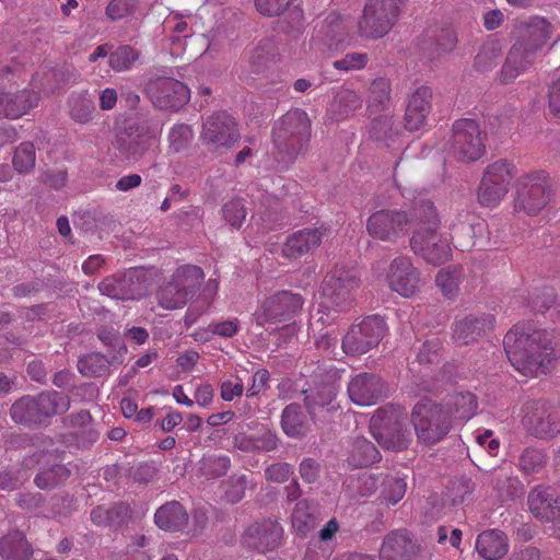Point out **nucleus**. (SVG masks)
Returning <instances> with one entry per match:
<instances>
[{
	"instance_id": "nucleus-36",
	"label": "nucleus",
	"mask_w": 560,
	"mask_h": 560,
	"mask_svg": "<svg viewBox=\"0 0 560 560\" xmlns=\"http://www.w3.org/2000/svg\"><path fill=\"white\" fill-rule=\"evenodd\" d=\"M69 115L78 124H88L93 119L95 104L88 91L72 93L68 100Z\"/></svg>"
},
{
	"instance_id": "nucleus-16",
	"label": "nucleus",
	"mask_w": 560,
	"mask_h": 560,
	"mask_svg": "<svg viewBox=\"0 0 560 560\" xmlns=\"http://www.w3.org/2000/svg\"><path fill=\"white\" fill-rule=\"evenodd\" d=\"M241 138L233 117L225 113L209 116L203 122L200 140L210 151L232 148Z\"/></svg>"
},
{
	"instance_id": "nucleus-37",
	"label": "nucleus",
	"mask_w": 560,
	"mask_h": 560,
	"mask_svg": "<svg viewBox=\"0 0 560 560\" xmlns=\"http://www.w3.org/2000/svg\"><path fill=\"white\" fill-rule=\"evenodd\" d=\"M43 421L56 413H63L70 407L69 398L58 392L43 393L35 397Z\"/></svg>"
},
{
	"instance_id": "nucleus-31",
	"label": "nucleus",
	"mask_w": 560,
	"mask_h": 560,
	"mask_svg": "<svg viewBox=\"0 0 560 560\" xmlns=\"http://www.w3.org/2000/svg\"><path fill=\"white\" fill-rule=\"evenodd\" d=\"M363 105L362 95L348 86H340L329 106L334 119L345 120L352 117Z\"/></svg>"
},
{
	"instance_id": "nucleus-64",
	"label": "nucleus",
	"mask_w": 560,
	"mask_h": 560,
	"mask_svg": "<svg viewBox=\"0 0 560 560\" xmlns=\"http://www.w3.org/2000/svg\"><path fill=\"white\" fill-rule=\"evenodd\" d=\"M229 489L225 490V495L232 503L238 502L243 497L247 486L246 476H238L231 479Z\"/></svg>"
},
{
	"instance_id": "nucleus-41",
	"label": "nucleus",
	"mask_w": 560,
	"mask_h": 560,
	"mask_svg": "<svg viewBox=\"0 0 560 560\" xmlns=\"http://www.w3.org/2000/svg\"><path fill=\"white\" fill-rule=\"evenodd\" d=\"M390 100V83L385 78L375 79L369 90L368 109L371 114L386 107Z\"/></svg>"
},
{
	"instance_id": "nucleus-17",
	"label": "nucleus",
	"mask_w": 560,
	"mask_h": 560,
	"mask_svg": "<svg viewBox=\"0 0 560 560\" xmlns=\"http://www.w3.org/2000/svg\"><path fill=\"white\" fill-rule=\"evenodd\" d=\"M154 106L163 110H177L189 100V89L173 78H158L147 86Z\"/></svg>"
},
{
	"instance_id": "nucleus-35",
	"label": "nucleus",
	"mask_w": 560,
	"mask_h": 560,
	"mask_svg": "<svg viewBox=\"0 0 560 560\" xmlns=\"http://www.w3.org/2000/svg\"><path fill=\"white\" fill-rule=\"evenodd\" d=\"M257 11L265 16H279L289 13L292 21L303 18V9L299 0H255Z\"/></svg>"
},
{
	"instance_id": "nucleus-12",
	"label": "nucleus",
	"mask_w": 560,
	"mask_h": 560,
	"mask_svg": "<svg viewBox=\"0 0 560 560\" xmlns=\"http://www.w3.org/2000/svg\"><path fill=\"white\" fill-rule=\"evenodd\" d=\"M303 304L301 294L289 290L278 291L260 302L253 317L258 326L289 320L302 310Z\"/></svg>"
},
{
	"instance_id": "nucleus-46",
	"label": "nucleus",
	"mask_w": 560,
	"mask_h": 560,
	"mask_svg": "<svg viewBox=\"0 0 560 560\" xmlns=\"http://www.w3.org/2000/svg\"><path fill=\"white\" fill-rule=\"evenodd\" d=\"M139 55L130 46H120L109 55V65L117 71L122 72L129 70L137 61Z\"/></svg>"
},
{
	"instance_id": "nucleus-52",
	"label": "nucleus",
	"mask_w": 560,
	"mask_h": 560,
	"mask_svg": "<svg viewBox=\"0 0 560 560\" xmlns=\"http://www.w3.org/2000/svg\"><path fill=\"white\" fill-rule=\"evenodd\" d=\"M192 139V131L188 125H175L168 133L170 149L173 152H180L186 149Z\"/></svg>"
},
{
	"instance_id": "nucleus-4",
	"label": "nucleus",
	"mask_w": 560,
	"mask_h": 560,
	"mask_svg": "<svg viewBox=\"0 0 560 560\" xmlns=\"http://www.w3.org/2000/svg\"><path fill=\"white\" fill-rule=\"evenodd\" d=\"M422 214V201L411 213L397 209H382L373 212L366 220L368 234L376 241L396 243L410 229L416 228Z\"/></svg>"
},
{
	"instance_id": "nucleus-40",
	"label": "nucleus",
	"mask_w": 560,
	"mask_h": 560,
	"mask_svg": "<svg viewBox=\"0 0 560 560\" xmlns=\"http://www.w3.org/2000/svg\"><path fill=\"white\" fill-rule=\"evenodd\" d=\"M380 459V453L376 447L364 438L354 440L349 462L354 467H363L374 464Z\"/></svg>"
},
{
	"instance_id": "nucleus-6",
	"label": "nucleus",
	"mask_w": 560,
	"mask_h": 560,
	"mask_svg": "<svg viewBox=\"0 0 560 560\" xmlns=\"http://www.w3.org/2000/svg\"><path fill=\"white\" fill-rule=\"evenodd\" d=\"M311 136V124L305 112H288L273 129V143L290 156L301 153Z\"/></svg>"
},
{
	"instance_id": "nucleus-48",
	"label": "nucleus",
	"mask_w": 560,
	"mask_h": 560,
	"mask_svg": "<svg viewBox=\"0 0 560 560\" xmlns=\"http://www.w3.org/2000/svg\"><path fill=\"white\" fill-rule=\"evenodd\" d=\"M128 508L125 505H117L113 509H105L104 506H97L91 512V520L97 526H106L117 523L121 515H126Z\"/></svg>"
},
{
	"instance_id": "nucleus-30",
	"label": "nucleus",
	"mask_w": 560,
	"mask_h": 560,
	"mask_svg": "<svg viewBox=\"0 0 560 560\" xmlns=\"http://www.w3.org/2000/svg\"><path fill=\"white\" fill-rule=\"evenodd\" d=\"M476 550L485 560H499L509 551L508 537L499 529L485 530L476 539Z\"/></svg>"
},
{
	"instance_id": "nucleus-25",
	"label": "nucleus",
	"mask_w": 560,
	"mask_h": 560,
	"mask_svg": "<svg viewBox=\"0 0 560 560\" xmlns=\"http://www.w3.org/2000/svg\"><path fill=\"white\" fill-rule=\"evenodd\" d=\"M282 528L272 521H265L249 526L245 533V542L261 552L273 549L281 538Z\"/></svg>"
},
{
	"instance_id": "nucleus-22",
	"label": "nucleus",
	"mask_w": 560,
	"mask_h": 560,
	"mask_svg": "<svg viewBox=\"0 0 560 560\" xmlns=\"http://www.w3.org/2000/svg\"><path fill=\"white\" fill-rule=\"evenodd\" d=\"M326 234V228H304L289 235L283 244L282 253L288 258H299L314 252Z\"/></svg>"
},
{
	"instance_id": "nucleus-54",
	"label": "nucleus",
	"mask_w": 560,
	"mask_h": 560,
	"mask_svg": "<svg viewBox=\"0 0 560 560\" xmlns=\"http://www.w3.org/2000/svg\"><path fill=\"white\" fill-rule=\"evenodd\" d=\"M455 413L462 420L470 419L477 409V400L474 394L460 393L454 397Z\"/></svg>"
},
{
	"instance_id": "nucleus-26",
	"label": "nucleus",
	"mask_w": 560,
	"mask_h": 560,
	"mask_svg": "<svg viewBox=\"0 0 560 560\" xmlns=\"http://www.w3.org/2000/svg\"><path fill=\"white\" fill-rule=\"evenodd\" d=\"M417 550L415 544L405 532H390L383 540L380 549L381 560H413Z\"/></svg>"
},
{
	"instance_id": "nucleus-62",
	"label": "nucleus",
	"mask_w": 560,
	"mask_h": 560,
	"mask_svg": "<svg viewBox=\"0 0 560 560\" xmlns=\"http://www.w3.org/2000/svg\"><path fill=\"white\" fill-rule=\"evenodd\" d=\"M244 386L241 380H226L221 383L220 395L225 401H232L235 397H241Z\"/></svg>"
},
{
	"instance_id": "nucleus-27",
	"label": "nucleus",
	"mask_w": 560,
	"mask_h": 560,
	"mask_svg": "<svg viewBox=\"0 0 560 560\" xmlns=\"http://www.w3.org/2000/svg\"><path fill=\"white\" fill-rule=\"evenodd\" d=\"M521 31L518 43L537 54L550 38L552 26L545 18L532 16L521 23Z\"/></svg>"
},
{
	"instance_id": "nucleus-9",
	"label": "nucleus",
	"mask_w": 560,
	"mask_h": 560,
	"mask_svg": "<svg viewBox=\"0 0 560 560\" xmlns=\"http://www.w3.org/2000/svg\"><path fill=\"white\" fill-rule=\"evenodd\" d=\"M405 0H369L358 22L359 32L366 38H381L397 21Z\"/></svg>"
},
{
	"instance_id": "nucleus-49",
	"label": "nucleus",
	"mask_w": 560,
	"mask_h": 560,
	"mask_svg": "<svg viewBox=\"0 0 560 560\" xmlns=\"http://www.w3.org/2000/svg\"><path fill=\"white\" fill-rule=\"evenodd\" d=\"M35 149L31 142L21 143L13 156V166L20 173L30 172L35 165Z\"/></svg>"
},
{
	"instance_id": "nucleus-32",
	"label": "nucleus",
	"mask_w": 560,
	"mask_h": 560,
	"mask_svg": "<svg viewBox=\"0 0 560 560\" xmlns=\"http://www.w3.org/2000/svg\"><path fill=\"white\" fill-rule=\"evenodd\" d=\"M156 526L166 532H179L188 523V514L177 501H171L160 506L154 514Z\"/></svg>"
},
{
	"instance_id": "nucleus-45",
	"label": "nucleus",
	"mask_w": 560,
	"mask_h": 560,
	"mask_svg": "<svg viewBox=\"0 0 560 560\" xmlns=\"http://www.w3.org/2000/svg\"><path fill=\"white\" fill-rule=\"evenodd\" d=\"M70 476V470L65 465H54L50 469L40 471L35 477V483L40 489H49Z\"/></svg>"
},
{
	"instance_id": "nucleus-47",
	"label": "nucleus",
	"mask_w": 560,
	"mask_h": 560,
	"mask_svg": "<svg viewBox=\"0 0 560 560\" xmlns=\"http://www.w3.org/2000/svg\"><path fill=\"white\" fill-rule=\"evenodd\" d=\"M460 277V269L456 267L447 268L438 272L435 281L443 294L447 298H452L458 289Z\"/></svg>"
},
{
	"instance_id": "nucleus-15",
	"label": "nucleus",
	"mask_w": 560,
	"mask_h": 560,
	"mask_svg": "<svg viewBox=\"0 0 560 560\" xmlns=\"http://www.w3.org/2000/svg\"><path fill=\"white\" fill-rule=\"evenodd\" d=\"M523 425L532 434L552 438L560 432V418L557 409L545 400H529L523 406Z\"/></svg>"
},
{
	"instance_id": "nucleus-18",
	"label": "nucleus",
	"mask_w": 560,
	"mask_h": 560,
	"mask_svg": "<svg viewBox=\"0 0 560 560\" xmlns=\"http://www.w3.org/2000/svg\"><path fill=\"white\" fill-rule=\"evenodd\" d=\"M386 280L393 291L409 298L417 292L420 277L410 259L401 256L390 262Z\"/></svg>"
},
{
	"instance_id": "nucleus-42",
	"label": "nucleus",
	"mask_w": 560,
	"mask_h": 560,
	"mask_svg": "<svg viewBox=\"0 0 560 560\" xmlns=\"http://www.w3.org/2000/svg\"><path fill=\"white\" fill-rule=\"evenodd\" d=\"M491 485L502 501L514 499L522 492L520 481L508 474H494L491 477Z\"/></svg>"
},
{
	"instance_id": "nucleus-57",
	"label": "nucleus",
	"mask_w": 560,
	"mask_h": 560,
	"mask_svg": "<svg viewBox=\"0 0 560 560\" xmlns=\"http://www.w3.org/2000/svg\"><path fill=\"white\" fill-rule=\"evenodd\" d=\"M30 475L23 469L0 471V489L11 491L28 479Z\"/></svg>"
},
{
	"instance_id": "nucleus-38",
	"label": "nucleus",
	"mask_w": 560,
	"mask_h": 560,
	"mask_svg": "<svg viewBox=\"0 0 560 560\" xmlns=\"http://www.w3.org/2000/svg\"><path fill=\"white\" fill-rule=\"evenodd\" d=\"M281 425L288 436L303 435L307 430V420L298 404H290L282 411Z\"/></svg>"
},
{
	"instance_id": "nucleus-11",
	"label": "nucleus",
	"mask_w": 560,
	"mask_h": 560,
	"mask_svg": "<svg viewBox=\"0 0 560 560\" xmlns=\"http://www.w3.org/2000/svg\"><path fill=\"white\" fill-rule=\"evenodd\" d=\"M150 279L142 268H132L124 273L106 277L98 284L103 295L115 300H140L149 292Z\"/></svg>"
},
{
	"instance_id": "nucleus-63",
	"label": "nucleus",
	"mask_w": 560,
	"mask_h": 560,
	"mask_svg": "<svg viewBox=\"0 0 560 560\" xmlns=\"http://www.w3.org/2000/svg\"><path fill=\"white\" fill-rule=\"evenodd\" d=\"M241 329L240 320L237 318H230L220 323L212 324L213 335L223 338H231L235 336Z\"/></svg>"
},
{
	"instance_id": "nucleus-43",
	"label": "nucleus",
	"mask_w": 560,
	"mask_h": 560,
	"mask_svg": "<svg viewBox=\"0 0 560 560\" xmlns=\"http://www.w3.org/2000/svg\"><path fill=\"white\" fill-rule=\"evenodd\" d=\"M457 35L454 31H443L432 43L431 48L428 51V58L431 61H436L444 56L451 54L457 45Z\"/></svg>"
},
{
	"instance_id": "nucleus-23",
	"label": "nucleus",
	"mask_w": 560,
	"mask_h": 560,
	"mask_svg": "<svg viewBox=\"0 0 560 560\" xmlns=\"http://www.w3.org/2000/svg\"><path fill=\"white\" fill-rule=\"evenodd\" d=\"M431 98L432 91L428 86H420L411 94L405 114L408 130L418 131L425 125L431 110Z\"/></svg>"
},
{
	"instance_id": "nucleus-59",
	"label": "nucleus",
	"mask_w": 560,
	"mask_h": 560,
	"mask_svg": "<svg viewBox=\"0 0 560 560\" xmlns=\"http://www.w3.org/2000/svg\"><path fill=\"white\" fill-rule=\"evenodd\" d=\"M231 462L228 456H212L203 462L202 469L209 477H220L228 472Z\"/></svg>"
},
{
	"instance_id": "nucleus-24",
	"label": "nucleus",
	"mask_w": 560,
	"mask_h": 560,
	"mask_svg": "<svg viewBox=\"0 0 560 560\" xmlns=\"http://www.w3.org/2000/svg\"><path fill=\"white\" fill-rule=\"evenodd\" d=\"M491 315L467 316L456 320L453 328V340L458 346L477 341L492 328Z\"/></svg>"
},
{
	"instance_id": "nucleus-5",
	"label": "nucleus",
	"mask_w": 560,
	"mask_h": 560,
	"mask_svg": "<svg viewBox=\"0 0 560 560\" xmlns=\"http://www.w3.org/2000/svg\"><path fill=\"white\" fill-rule=\"evenodd\" d=\"M411 420L418 442L429 446L442 441L452 427L450 412L430 400H421L413 407Z\"/></svg>"
},
{
	"instance_id": "nucleus-2",
	"label": "nucleus",
	"mask_w": 560,
	"mask_h": 560,
	"mask_svg": "<svg viewBox=\"0 0 560 560\" xmlns=\"http://www.w3.org/2000/svg\"><path fill=\"white\" fill-rule=\"evenodd\" d=\"M418 218L419 221L410 240V246L415 254L433 265L447 261L451 257L450 242L446 236L435 231L439 219L431 201H422V214Z\"/></svg>"
},
{
	"instance_id": "nucleus-58",
	"label": "nucleus",
	"mask_w": 560,
	"mask_h": 560,
	"mask_svg": "<svg viewBox=\"0 0 560 560\" xmlns=\"http://www.w3.org/2000/svg\"><path fill=\"white\" fill-rule=\"evenodd\" d=\"M313 523V516L310 513V505L306 500L295 504L292 513V525L296 530L304 532Z\"/></svg>"
},
{
	"instance_id": "nucleus-3",
	"label": "nucleus",
	"mask_w": 560,
	"mask_h": 560,
	"mask_svg": "<svg viewBox=\"0 0 560 560\" xmlns=\"http://www.w3.org/2000/svg\"><path fill=\"white\" fill-rule=\"evenodd\" d=\"M205 275L201 268L192 265L178 267L158 289V304L167 311L184 307L198 291Z\"/></svg>"
},
{
	"instance_id": "nucleus-28",
	"label": "nucleus",
	"mask_w": 560,
	"mask_h": 560,
	"mask_svg": "<svg viewBox=\"0 0 560 560\" xmlns=\"http://www.w3.org/2000/svg\"><path fill=\"white\" fill-rule=\"evenodd\" d=\"M537 54L524 44L516 43L502 68V82L510 83L532 67Z\"/></svg>"
},
{
	"instance_id": "nucleus-1",
	"label": "nucleus",
	"mask_w": 560,
	"mask_h": 560,
	"mask_svg": "<svg viewBox=\"0 0 560 560\" xmlns=\"http://www.w3.org/2000/svg\"><path fill=\"white\" fill-rule=\"evenodd\" d=\"M503 343L511 364L526 377L545 374L556 359L550 335L532 326L515 325Z\"/></svg>"
},
{
	"instance_id": "nucleus-60",
	"label": "nucleus",
	"mask_w": 560,
	"mask_h": 560,
	"mask_svg": "<svg viewBox=\"0 0 560 560\" xmlns=\"http://www.w3.org/2000/svg\"><path fill=\"white\" fill-rule=\"evenodd\" d=\"M406 482L400 478H390L386 481V487L384 490V500L387 501L388 504H396L400 501L406 492Z\"/></svg>"
},
{
	"instance_id": "nucleus-13",
	"label": "nucleus",
	"mask_w": 560,
	"mask_h": 560,
	"mask_svg": "<svg viewBox=\"0 0 560 560\" xmlns=\"http://www.w3.org/2000/svg\"><path fill=\"white\" fill-rule=\"evenodd\" d=\"M386 331L382 317L372 315L353 324L342 339V349L347 354L360 355L376 347Z\"/></svg>"
},
{
	"instance_id": "nucleus-20",
	"label": "nucleus",
	"mask_w": 560,
	"mask_h": 560,
	"mask_svg": "<svg viewBox=\"0 0 560 560\" xmlns=\"http://www.w3.org/2000/svg\"><path fill=\"white\" fill-rule=\"evenodd\" d=\"M155 133H143L129 127L116 133L113 147L121 158L138 160L155 142Z\"/></svg>"
},
{
	"instance_id": "nucleus-56",
	"label": "nucleus",
	"mask_w": 560,
	"mask_h": 560,
	"mask_svg": "<svg viewBox=\"0 0 560 560\" xmlns=\"http://www.w3.org/2000/svg\"><path fill=\"white\" fill-rule=\"evenodd\" d=\"M442 345L438 339L428 340L418 352L417 361L420 364H436L440 362Z\"/></svg>"
},
{
	"instance_id": "nucleus-53",
	"label": "nucleus",
	"mask_w": 560,
	"mask_h": 560,
	"mask_svg": "<svg viewBox=\"0 0 560 560\" xmlns=\"http://www.w3.org/2000/svg\"><path fill=\"white\" fill-rule=\"evenodd\" d=\"M369 56L364 52H348L342 58L335 60L332 67L339 71H358L369 62Z\"/></svg>"
},
{
	"instance_id": "nucleus-44",
	"label": "nucleus",
	"mask_w": 560,
	"mask_h": 560,
	"mask_svg": "<svg viewBox=\"0 0 560 560\" xmlns=\"http://www.w3.org/2000/svg\"><path fill=\"white\" fill-rule=\"evenodd\" d=\"M221 212L224 221L233 229H240L247 214L244 201L240 198L224 202Z\"/></svg>"
},
{
	"instance_id": "nucleus-8",
	"label": "nucleus",
	"mask_w": 560,
	"mask_h": 560,
	"mask_svg": "<svg viewBox=\"0 0 560 560\" xmlns=\"http://www.w3.org/2000/svg\"><path fill=\"white\" fill-rule=\"evenodd\" d=\"M515 174V165L506 160L489 164L478 188L479 203L488 208L497 207L506 196Z\"/></svg>"
},
{
	"instance_id": "nucleus-51",
	"label": "nucleus",
	"mask_w": 560,
	"mask_h": 560,
	"mask_svg": "<svg viewBox=\"0 0 560 560\" xmlns=\"http://www.w3.org/2000/svg\"><path fill=\"white\" fill-rule=\"evenodd\" d=\"M546 464V455L542 451L536 448L525 450L520 457V468L525 474L538 472Z\"/></svg>"
},
{
	"instance_id": "nucleus-61",
	"label": "nucleus",
	"mask_w": 560,
	"mask_h": 560,
	"mask_svg": "<svg viewBox=\"0 0 560 560\" xmlns=\"http://www.w3.org/2000/svg\"><path fill=\"white\" fill-rule=\"evenodd\" d=\"M293 474V468L287 463L272 464L265 470V477L271 482L282 483Z\"/></svg>"
},
{
	"instance_id": "nucleus-7",
	"label": "nucleus",
	"mask_w": 560,
	"mask_h": 560,
	"mask_svg": "<svg viewBox=\"0 0 560 560\" xmlns=\"http://www.w3.org/2000/svg\"><path fill=\"white\" fill-rule=\"evenodd\" d=\"M359 284L360 275L358 269L337 264L323 281L320 306L342 310L350 301L352 292L359 288Z\"/></svg>"
},
{
	"instance_id": "nucleus-33",
	"label": "nucleus",
	"mask_w": 560,
	"mask_h": 560,
	"mask_svg": "<svg viewBox=\"0 0 560 560\" xmlns=\"http://www.w3.org/2000/svg\"><path fill=\"white\" fill-rule=\"evenodd\" d=\"M0 555L4 560H31L33 548L22 532L14 530L0 539Z\"/></svg>"
},
{
	"instance_id": "nucleus-21",
	"label": "nucleus",
	"mask_w": 560,
	"mask_h": 560,
	"mask_svg": "<svg viewBox=\"0 0 560 560\" xmlns=\"http://www.w3.org/2000/svg\"><path fill=\"white\" fill-rule=\"evenodd\" d=\"M39 94L32 89L0 91V118L18 119L38 105Z\"/></svg>"
},
{
	"instance_id": "nucleus-19",
	"label": "nucleus",
	"mask_w": 560,
	"mask_h": 560,
	"mask_svg": "<svg viewBox=\"0 0 560 560\" xmlns=\"http://www.w3.org/2000/svg\"><path fill=\"white\" fill-rule=\"evenodd\" d=\"M384 384L381 378L370 373L355 375L348 385V395L358 406H372L384 396Z\"/></svg>"
},
{
	"instance_id": "nucleus-10",
	"label": "nucleus",
	"mask_w": 560,
	"mask_h": 560,
	"mask_svg": "<svg viewBox=\"0 0 560 560\" xmlns=\"http://www.w3.org/2000/svg\"><path fill=\"white\" fill-rule=\"evenodd\" d=\"M516 194V207L535 215L551 201L550 179L542 171L524 174L517 179Z\"/></svg>"
},
{
	"instance_id": "nucleus-29",
	"label": "nucleus",
	"mask_w": 560,
	"mask_h": 560,
	"mask_svg": "<svg viewBox=\"0 0 560 560\" xmlns=\"http://www.w3.org/2000/svg\"><path fill=\"white\" fill-rule=\"evenodd\" d=\"M528 506L535 517L549 522L553 521L560 503L552 489L538 486L528 494Z\"/></svg>"
},
{
	"instance_id": "nucleus-14",
	"label": "nucleus",
	"mask_w": 560,
	"mask_h": 560,
	"mask_svg": "<svg viewBox=\"0 0 560 560\" xmlns=\"http://www.w3.org/2000/svg\"><path fill=\"white\" fill-rule=\"evenodd\" d=\"M452 151L464 162H474L485 153V137L472 119H459L453 125Z\"/></svg>"
},
{
	"instance_id": "nucleus-50",
	"label": "nucleus",
	"mask_w": 560,
	"mask_h": 560,
	"mask_svg": "<svg viewBox=\"0 0 560 560\" xmlns=\"http://www.w3.org/2000/svg\"><path fill=\"white\" fill-rule=\"evenodd\" d=\"M108 366V362L105 357L91 353L80 359L78 362V369L81 374L86 376H95L103 374Z\"/></svg>"
},
{
	"instance_id": "nucleus-55",
	"label": "nucleus",
	"mask_w": 560,
	"mask_h": 560,
	"mask_svg": "<svg viewBox=\"0 0 560 560\" xmlns=\"http://www.w3.org/2000/svg\"><path fill=\"white\" fill-rule=\"evenodd\" d=\"M139 0H110L106 7V15L109 20L116 21L132 14Z\"/></svg>"
},
{
	"instance_id": "nucleus-39",
	"label": "nucleus",
	"mask_w": 560,
	"mask_h": 560,
	"mask_svg": "<svg viewBox=\"0 0 560 560\" xmlns=\"http://www.w3.org/2000/svg\"><path fill=\"white\" fill-rule=\"evenodd\" d=\"M11 417L16 423L26 425L40 424L43 419L36 405L35 397H23L11 407Z\"/></svg>"
},
{
	"instance_id": "nucleus-34",
	"label": "nucleus",
	"mask_w": 560,
	"mask_h": 560,
	"mask_svg": "<svg viewBox=\"0 0 560 560\" xmlns=\"http://www.w3.org/2000/svg\"><path fill=\"white\" fill-rule=\"evenodd\" d=\"M374 436L382 447L395 452L407 448L412 441L411 430L401 421H396L393 427L385 428Z\"/></svg>"
}]
</instances>
